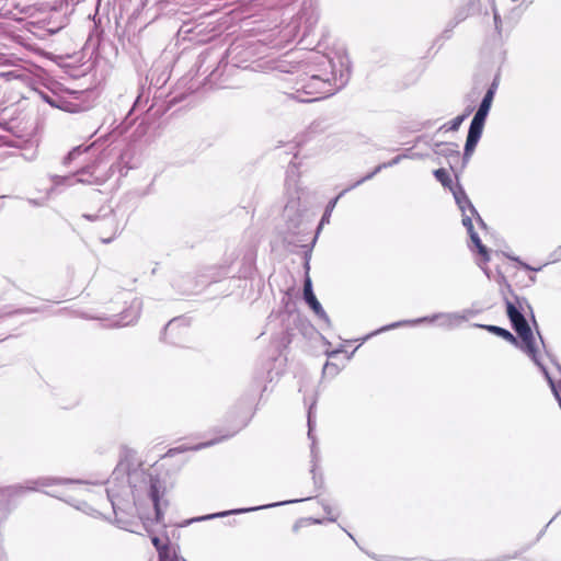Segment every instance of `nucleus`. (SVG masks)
Segmentation results:
<instances>
[{"label": "nucleus", "instance_id": "f257e3e1", "mask_svg": "<svg viewBox=\"0 0 561 561\" xmlns=\"http://www.w3.org/2000/svg\"><path fill=\"white\" fill-rule=\"evenodd\" d=\"M290 55L277 61L274 69L296 75L289 78L290 88L285 93L298 102H314L331 96L344 88L350 79L348 60L329 58L319 51L305 53L304 58Z\"/></svg>", "mask_w": 561, "mask_h": 561}, {"label": "nucleus", "instance_id": "f03ea898", "mask_svg": "<svg viewBox=\"0 0 561 561\" xmlns=\"http://www.w3.org/2000/svg\"><path fill=\"white\" fill-rule=\"evenodd\" d=\"M108 483L111 486L106 489V493L114 513H116L117 508L116 499L125 491L129 490L135 501L146 495L153 504L157 520H160L161 507L159 490L161 484L158 478H153L152 474L140 467L129 469L127 465L121 461L113 471L112 479Z\"/></svg>", "mask_w": 561, "mask_h": 561}, {"label": "nucleus", "instance_id": "7ed1b4c3", "mask_svg": "<svg viewBox=\"0 0 561 561\" xmlns=\"http://www.w3.org/2000/svg\"><path fill=\"white\" fill-rule=\"evenodd\" d=\"M524 304H527L525 298L516 297V304L505 299L506 312L512 323L513 329L517 333L520 341H518V347L525 352L531 360L542 370L543 364L541 363L537 347L535 345V337L533 331L527 323L524 314L520 312Z\"/></svg>", "mask_w": 561, "mask_h": 561}, {"label": "nucleus", "instance_id": "20e7f679", "mask_svg": "<svg viewBox=\"0 0 561 561\" xmlns=\"http://www.w3.org/2000/svg\"><path fill=\"white\" fill-rule=\"evenodd\" d=\"M33 485H28L26 490H37V486H49L59 485L60 490L48 493L51 496L58 497L76 508L87 512L89 505L84 501H80L78 497L83 496L90 492L89 483L82 480H70V479H57V478H41L32 482Z\"/></svg>", "mask_w": 561, "mask_h": 561}, {"label": "nucleus", "instance_id": "39448f33", "mask_svg": "<svg viewBox=\"0 0 561 561\" xmlns=\"http://www.w3.org/2000/svg\"><path fill=\"white\" fill-rule=\"evenodd\" d=\"M476 316V311L472 309H463L456 312H437L432 316H425L414 320H402L386 325L383 330H392L405 325H416L420 323H434L437 322L439 328L446 330H453L461 325V323L468 321L470 318Z\"/></svg>", "mask_w": 561, "mask_h": 561}, {"label": "nucleus", "instance_id": "423d86ee", "mask_svg": "<svg viewBox=\"0 0 561 561\" xmlns=\"http://www.w3.org/2000/svg\"><path fill=\"white\" fill-rule=\"evenodd\" d=\"M453 194H454L455 201H456L459 209L462 213V225L466 227L471 241L474 243L479 253L483 256L484 261H489L490 260L489 252H488L486 248L482 244L478 233L474 231L473 225H472V218H471V216L467 215V210H469V213L472 216L477 217L479 225L483 228L485 227L484 221L482 220V218L476 210L474 206L471 204L469 197L467 196L466 192L463 191V188L461 186H457L455 190H453Z\"/></svg>", "mask_w": 561, "mask_h": 561}, {"label": "nucleus", "instance_id": "0eeeda50", "mask_svg": "<svg viewBox=\"0 0 561 561\" xmlns=\"http://www.w3.org/2000/svg\"><path fill=\"white\" fill-rule=\"evenodd\" d=\"M492 102H493L492 91H486V93L484 94V96H483V99H482V101H481L471 123H470V126H469L467 140L465 144V150H463V162L465 163H467L470 160V158L481 138L484 123H485V119L490 112Z\"/></svg>", "mask_w": 561, "mask_h": 561}, {"label": "nucleus", "instance_id": "6e6552de", "mask_svg": "<svg viewBox=\"0 0 561 561\" xmlns=\"http://www.w3.org/2000/svg\"><path fill=\"white\" fill-rule=\"evenodd\" d=\"M119 300L124 304H129L128 307L124 308L121 312L108 317L98 318L105 322L104 325L107 328H119L135 323L140 314L142 308V301L134 296L130 291H122L119 294Z\"/></svg>", "mask_w": 561, "mask_h": 561}, {"label": "nucleus", "instance_id": "1a4fd4ad", "mask_svg": "<svg viewBox=\"0 0 561 561\" xmlns=\"http://www.w3.org/2000/svg\"><path fill=\"white\" fill-rule=\"evenodd\" d=\"M51 181L54 183V186L51 187V191L55 190L58 185H68L71 186L75 183H82V184H102L104 182V179L100 175L95 174V167H85L78 171L75 175H68V176H60V175H53Z\"/></svg>", "mask_w": 561, "mask_h": 561}, {"label": "nucleus", "instance_id": "9d476101", "mask_svg": "<svg viewBox=\"0 0 561 561\" xmlns=\"http://www.w3.org/2000/svg\"><path fill=\"white\" fill-rule=\"evenodd\" d=\"M298 173H297V168L295 164H290L288 167V170H287V174H286V182H285V185H286V190H287V193L290 195V199L289 202L286 204L285 206V213L288 214L289 211H294L297 209V206H298V199H299V196H295V195H298Z\"/></svg>", "mask_w": 561, "mask_h": 561}, {"label": "nucleus", "instance_id": "9b49d317", "mask_svg": "<svg viewBox=\"0 0 561 561\" xmlns=\"http://www.w3.org/2000/svg\"><path fill=\"white\" fill-rule=\"evenodd\" d=\"M309 499L310 497H307L306 500H309ZM304 500L305 499H302L301 501H304ZM299 501L300 500H290V501H282V502H277V503H271V504L260 505V506H254V507L236 508V510H230V511H225V512H219V513L210 514L207 516H203V517L197 518V520L213 519V518L225 517L228 515H236V514H244V513H249V512L266 510V508H271V507L296 503Z\"/></svg>", "mask_w": 561, "mask_h": 561}, {"label": "nucleus", "instance_id": "f8f14e48", "mask_svg": "<svg viewBox=\"0 0 561 561\" xmlns=\"http://www.w3.org/2000/svg\"><path fill=\"white\" fill-rule=\"evenodd\" d=\"M304 298L309 307L313 310V312L323 320L327 324H330V319L322 308L321 304L318 301L317 297L312 290L311 279L309 277L306 278L304 284Z\"/></svg>", "mask_w": 561, "mask_h": 561}, {"label": "nucleus", "instance_id": "ddd939ff", "mask_svg": "<svg viewBox=\"0 0 561 561\" xmlns=\"http://www.w3.org/2000/svg\"><path fill=\"white\" fill-rule=\"evenodd\" d=\"M405 158H409L408 154H398L393 159H391L390 161L388 162H383L379 165H377L374 171H371L370 173H368L367 175H365L364 178H362L360 180L356 181L352 187H356L358 186L359 184L364 183L365 181L367 180H370L373 179L377 173H379L381 170L386 169V168H390V167H393V165H397L398 163H400L403 159Z\"/></svg>", "mask_w": 561, "mask_h": 561}, {"label": "nucleus", "instance_id": "4468645a", "mask_svg": "<svg viewBox=\"0 0 561 561\" xmlns=\"http://www.w3.org/2000/svg\"><path fill=\"white\" fill-rule=\"evenodd\" d=\"M0 78L5 81L19 80L23 83L30 81V72L22 66L13 67L12 70L0 71Z\"/></svg>", "mask_w": 561, "mask_h": 561}, {"label": "nucleus", "instance_id": "2eb2a0df", "mask_svg": "<svg viewBox=\"0 0 561 561\" xmlns=\"http://www.w3.org/2000/svg\"><path fill=\"white\" fill-rule=\"evenodd\" d=\"M474 327L482 328L488 330L489 332H492L501 337H503L505 341L516 345L518 347V340L515 337L510 331L506 329L496 327V325H483V324H474Z\"/></svg>", "mask_w": 561, "mask_h": 561}, {"label": "nucleus", "instance_id": "dca6fc26", "mask_svg": "<svg viewBox=\"0 0 561 561\" xmlns=\"http://www.w3.org/2000/svg\"><path fill=\"white\" fill-rule=\"evenodd\" d=\"M434 152L436 154L445 156V157L454 156L455 158H458L459 154H460L459 150H458V145L455 144V142H439V144H436Z\"/></svg>", "mask_w": 561, "mask_h": 561}, {"label": "nucleus", "instance_id": "f3484780", "mask_svg": "<svg viewBox=\"0 0 561 561\" xmlns=\"http://www.w3.org/2000/svg\"><path fill=\"white\" fill-rule=\"evenodd\" d=\"M352 185L345 190H343L335 198H333L332 201L329 202V204L327 205V208L324 210V214L322 215V218L320 220V224H319V227H318V231L325 225V224H329L330 221V217H331V214L339 201V198L341 196H343L347 191L352 190Z\"/></svg>", "mask_w": 561, "mask_h": 561}, {"label": "nucleus", "instance_id": "a211bd4d", "mask_svg": "<svg viewBox=\"0 0 561 561\" xmlns=\"http://www.w3.org/2000/svg\"><path fill=\"white\" fill-rule=\"evenodd\" d=\"M104 226L108 229V231L112 233V237L110 238H102L103 243H108L113 239V237L118 232V224L115 219V216L112 211H110L106 216L103 218Z\"/></svg>", "mask_w": 561, "mask_h": 561}, {"label": "nucleus", "instance_id": "6ab92c4d", "mask_svg": "<svg viewBox=\"0 0 561 561\" xmlns=\"http://www.w3.org/2000/svg\"><path fill=\"white\" fill-rule=\"evenodd\" d=\"M435 179L440 182L444 187L451 188L453 180L445 169H437L434 171Z\"/></svg>", "mask_w": 561, "mask_h": 561}, {"label": "nucleus", "instance_id": "aec40b11", "mask_svg": "<svg viewBox=\"0 0 561 561\" xmlns=\"http://www.w3.org/2000/svg\"><path fill=\"white\" fill-rule=\"evenodd\" d=\"M542 373H543L545 377L547 378V380H548V382H549V385L551 387V390H552V392H553V394H554L556 399L558 400L559 405L561 408V381L557 386L554 383V381L552 380V378L550 377V375H549V373H548L546 367H542Z\"/></svg>", "mask_w": 561, "mask_h": 561}, {"label": "nucleus", "instance_id": "412c9836", "mask_svg": "<svg viewBox=\"0 0 561 561\" xmlns=\"http://www.w3.org/2000/svg\"><path fill=\"white\" fill-rule=\"evenodd\" d=\"M91 148V146H78L76 148H73L64 159V164H69L71 161H73L75 159H77L78 156L87 152L89 149Z\"/></svg>", "mask_w": 561, "mask_h": 561}, {"label": "nucleus", "instance_id": "4be33fe9", "mask_svg": "<svg viewBox=\"0 0 561 561\" xmlns=\"http://www.w3.org/2000/svg\"><path fill=\"white\" fill-rule=\"evenodd\" d=\"M469 112L468 113H465L462 115H458L456 116L455 118H453L448 124H447V129L448 130H453V131H456L459 129L460 125L462 124V122L467 118Z\"/></svg>", "mask_w": 561, "mask_h": 561}, {"label": "nucleus", "instance_id": "5701e85b", "mask_svg": "<svg viewBox=\"0 0 561 561\" xmlns=\"http://www.w3.org/2000/svg\"><path fill=\"white\" fill-rule=\"evenodd\" d=\"M159 560L158 561H176L178 554L175 551H173L170 546L168 548H164L159 553Z\"/></svg>", "mask_w": 561, "mask_h": 561}, {"label": "nucleus", "instance_id": "b1692460", "mask_svg": "<svg viewBox=\"0 0 561 561\" xmlns=\"http://www.w3.org/2000/svg\"><path fill=\"white\" fill-rule=\"evenodd\" d=\"M340 369L336 364L327 362L323 366L322 374L323 376H331L334 377L339 374Z\"/></svg>", "mask_w": 561, "mask_h": 561}, {"label": "nucleus", "instance_id": "393cba45", "mask_svg": "<svg viewBox=\"0 0 561 561\" xmlns=\"http://www.w3.org/2000/svg\"><path fill=\"white\" fill-rule=\"evenodd\" d=\"M322 506H323L324 512L328 514V520L335 522L339 516L336 510L327 503H323Z\"/></svg>", "mask_w": 561, "mask_h": 561}, {"label": "nucleus", "instance_id": "a878e982", "mask_svg": "<svg viewBox=\"0 0 561 561\" xmlns=\"http://www.w3.org/2000/svg\"><path fill=\"white\" fill-rule=\"evenodd\" d=\"M19 60L10 57V56H1L0 57V66H10V67H18L20 66Z\"/></svg>", "mask_w": 561, "mask_h": 561}, {"label": "nucleus", "instance_id": "bb28decb", "mask_svg": "<svg viewBox=\"0 0 561 561\" xmlns=\"http://www.w3.org/2000/svg\"><path fill=\"white\" fill-rule=\"evenodd\" d=\"M151 541H152V545L154 546V548L157 549L158 553L160 551H162L164 548L169 547L168 542H162V540L156 536L151 538Z\"/></svg>", "mask_w": 561, "mask_h": 561}, {"label": "nucleus", "instance_id": "cd10ccee", "mask_svg": "<svg viewBox=\"0 0 561 561\" xmlns=\"http://www.w3.org/2000/svg\"><path fill=\"white\" fill-rule=\"evenodd\" d=\"M512 260L517 261V262H518V263H519V264H520L525 270H528V271H535V272H538V271H540V270H541V267H537V268L531 267L530 265H528V264H526V263L520 262L518 259L512 257Z\"/></svg>", "mask_w": 561, "mask_h": 561}, {"label": "nucleus", "instance_id": "c85d7f7f", "mask_svg": "<svg viewBox=\"0 0 561 561\" xmlns=\"http://www.w3.org/2000/svg\"><path fill=\"white\" fill-rule=\"evenodd\" d=\"M308 426H309L308 436H309V438H312V436H311V433H312L311 408L309 409V412H308Z\"/></svg>", "mask_w": 561, "mask_h": 561}, {"label": "nucleus", "instance_id": "c756f323", "mask_svg": "<svg viewBox=\"0 0 561 561\" xmlns=\"http://www.w3.org/2000/svg\"><path fill=\"white\" fill-rule=\"evenodd\" d=\"M497 89V83L496 81H493V83L490 85V88L488 89V91H492V98L494 99V95H495V91Z\"/></svg>", "mask_w": 561, "mask_h": 561}, {"label": "nucleus", "instance_id": "7c9ffc66", "mask_svg": "<svg viewBox=\"0 0 561 561\" xmlns=\"http://www.w3.org/2000/svg\"><path fill=\"white\" fill-rule=\"evenodd\" d=\"M220 439H216V440H211V442H208V443H205V444H202L199 446L196 447V449H199L202 447H207V446H210V445H214L215 443H218Z\"/></svg>", "mask_w": 561, "mask_h": 561}, {"label": "nucleus", "instance_id": "2f4dec72", "mask_svg": "<svg viewBox=\"0 0 561 561\" xmlns=\"http://www.w3.org/2000/svg\"><path fill=\"white\" fill-rule=\"evenodd\" d=\"M500 15L497 13L494 14V22H495V25L497 26V24L500 23Z\"/></svg>", "mask_w": 561, "mask_h": 561}, {"label": "nucleus", "instance_id": "473e14b6", "mask_svg": "<svg viewBox=\"0 0 561 561\" xmlns=\"http://www.w3.org/2000/svg\"><path fill=\"white\" fill-rule=\"evenodd\" d=\"M340 351H333L331 353H329V356H334L335 354H337Z\"/></svg>", "mask_w": 561, "mask_h": 561}, {"label": "nucleus", "instance_id": "72a5a7b5", "mask_svg": "<svg viewBox=\"0 0 561 561\" xmlns=\"http://www.w3.org/2000/svg\"><path fill=\"white\" fill-rule=\"evenodd\" d=\"M84 217L88 218V219H91V220L94 219V217L91 216V215H84Z\"/></svg>", "mask_w": 561, "mask_h": 561}, {"label": "nucleus", "instance_id": "f704fd0d", "mask_svg": "<svg viewBox=\"0 0 561 561\" xmlns=\"http://www.w3.org/2000/svg\"><path fill=\"white\" fill-rule=\"evenodd\" d=\"M385 328H386V327L381 328V329H380V330H378V331H375V334H378V332H383V331H385V330H383Z\"/></svg>", "mask_w": 561, "mask_h": 561}, {"label": "nucleus", "instance_id": "c9c22d12", "mask_svg": "<svg viewBox=\"0 0 561 561\" xmlns=\"http://www.w3.org/2000/svg\"><path fill=\"white\" fill-rule=\"evenodd\" d=\"M176 561H186V560L178 556Z\"/></svg>", "mask_w": 561, "mask_h": 561}, {"label": "nucleus", "instance_id": "e433bc0d", "mask_svg": "<svg viewBox=\"0 0 561 561\" xmlns=\"http://www.w3.org/2000/svg\"><path fill=\"white\" fill-rule=\"evenodd\" d=\"M530 280H531V282H535V280H536L535 276H531V277H530Z\"/></svg>", "mask_w": 561, "mask_h": 561}, {"label": "nucleus", "instance_id": "4c0bfd02", "mask_svg": "<svg viewBox=\"0 0 561 561\" xmlns=\"http://www.w3.org/2000/svg\"><path fill=\"white\" fill-rule=\"evenodd\" d=\"M314 523H317V524H321L322 522H321V520H319V519H316V520H314Z\"/></svg>", "mask_w": 561, "mask_h": 561}]
</instances>
